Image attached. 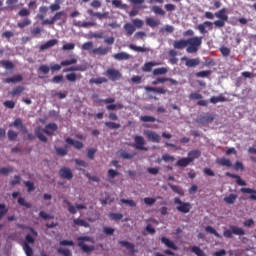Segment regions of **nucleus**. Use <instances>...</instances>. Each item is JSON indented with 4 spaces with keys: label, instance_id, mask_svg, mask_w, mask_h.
Masks as SVG:
<instances>
[{
    "label": "nucleus",
    "instance_id": "1",
    "mask_svg": "<svg viewBox=\"0 0 256 256\" xmlns=\"http://www.w3.org/2000/svg\"><path fill=\"white\" fill-rule=\"evenodd\" d=\"M78 247L83 251V253H93L95 251V246L85 244V241L88 243H94L95 241L90 236H80L77 238Z\"/></svg>",
    "mask_w": 256,
    "mask_h": 256
},
{
    "label": "nucleus",
    "instance_id": "2",
    "mask_svg": "<svg viewBox=\"0 0 256 256\" xmlns=\"http://www.w3.org/2000/svg\"><path fill=\"white\" fill-rule=\"evenodd\" d=\"M187 45L186 48L187 53H197L199 51V48L201 45H203V37H191L187 39Z\"/></svg>",
    "mask_w": 256,
    "mask_h": 256
},
{
    "label": "nucleus",
    "instance_id": "3",
    "mask_svg": "<svg viewBox=\"0 0 256 256\" xmlns=\"http://www.w3.org/2000/svg\"><path fill=\"white\" fill-rule=\"evenodd\" d=\"M94 101L98 104L105 103L107 111H116V109H123V107H125L121 103L115 104V98L113 97H109L106 99H97Z\"/></svg>",
    "mask_w": 256,
    "mask_h": 256
},
{
    "label": "nucleus",
    "instance_id": "4",
    "mask_svg": "<svg viewBox=\"0 0 256 256\" xmlns=\"http://www.w3.org/2000/svg\"><path fill=\"white\" fill-rule=\"evenodd\" d=\"M19 17H25L23 21L17 23V27L19 29H25V27H29L31 25V19H29V15H31V11L27 8H22L18 12Z\"/></svg>",
    "mask_w": 256,
    "mask_h": 256
},
{
    "label": "nucleus",
    "instance_id": "5",
    "mask_svg": "<svg viewBox=\"0 0 256 256\" xmlns=\"http://www.w3.org/2000/svg\"><path fill=\"white\" fill-rule=\"evenodd\" d=\"M215 17L219 19L214 21L215 27H225V22L229 21V16H227V8H222L216 12Z\"/></svg>",
    "mask_w": 256,
    "mask_h": 256
},
{
    "label": "nucleus",
    "instance_id": "6",
    "mask_svg": "<svg viewBox=\"0 0 256 256\" xmlns=\"http://www.w3.org/2000/svg\"><path fill=\"white\" fill-rule=\"evenodd\" d=\"M233 235H245V230L238 226L231 225L229 229H225L223 232V236L226 237V239H233Z\"/></svg>",
    "mask_w": 256,
    "mask_h": 256
},
{
    "label": "nucleus",
    "instance_id": "7",
    "mask_svg": "<svg viewBox=\"0 0 256 256\" xmlns=\"http://www.w3.org/2000/svg\"><path fill=\"white\" fill-rule=\"evenodd\" d=\"M174 203L175 205H178L176 209L179 211V213L187 214L189 211H191V203L183 202L179 197L174 198Z\"/></svg>",
    "mask_w": 256,
    "mask_h": 256
},
{
    "label": "nucleus",
    "instance_id": "8",
    "mask_svg": "<svg viewBox=\"0 0 256 256\" xmlns=\"http://www.w3.org/2000/svg\"><path fill=\"white\" fill-rule=\"evenodd\" d=\"M213 121H215V115L210 113H205L196 118V123L199 125H209V123H213Z\"/></svg>",
    "mask_w": 256,
    "mask_h": 256
},
{
    "label": "nucleus",
    "instance_id": "9",
    "mask_svg": "<svg viewBox=\"0 0 256 256\" xmlns=\"http://www.w3.org/2000/svg\"><path fill=\"white\" fill-rule=\"evenodd\" d=\"M133 147H135L138 151H148L147 147H145V138H143V136H134Z\"/></svg>",
    "mask_w": 256,
    "mask_h": 256
},
{
    "label": "nucleus",
    "instance_id": "10",
    "mask_svg": "<svg viewBox=\"0 0 256 256\" xmlns=\"http://www.w3.org/2000/svg\"><path fill=\"white\" fill-rule=\"evenodd\" d=\"M106 75L110 81H117V79H121L122 74L119 70L115 68H109L106 70Z\"/></svg>",
    "mask_w": 256,
    "mask_h": 256
},
{
    "label": "nucleus",
    "instance_id": "11",
    "mask_svg": "<svg viewBox=\"0 0 256 256\" xmlns=\"http://www.w3.org/2000/svg\"><path fill=\"white\" fill-rule=\"evenodd\" d=\"M63 15H65V12L63 11L57 12L51 19L43 20L42 25H55V22L60 21Z\"/></svg>",
    "mask_w": 256,
    "mask_h": 256
},
{
    "label": "nucleus",
    "instance_id": "12",
    "mask_svg": "<svg viewBox=\"0 0 256 256\" xmlns=\"http://www.w3.org/2000/svg\"><path fill=\"white\" fill-rule=\"evenodd\" d=\"M145 135L148 141H152V143H161V136L155 131L147 130L145 131Z\"/></svg>",
    "mask_w": 256,
    "mask_h": 256
},
{
    "label": "nucleus",
    "instance_id": "13",
    "mask_svg": "<svg viewBox=\"0 0 256 256\" xmlns=\"http://www.w3.org/2000/svg\"><path fill=\"white\" fill-rule=\"evenodd\" d=\"M181 61H185L186 67H197L201 65V60L199 58H187V57H182Z\"/></svg>",
    "mask_w": 256,
    "mask_h": 256
},
{
    "label": "nucleus",
    "instance_id": "14",
    "mask_svg": "<svg viewBox=\"0 0 256 256\" xmlns=\"http://www.w3.org/2000/svg\"><path fill=\"white\" fill-rule=\"evenodd\" d=\"M145 91L147 93H158V95H166V93H169V90L163 88V87H151V86H145Z\"/></svg>",
    "mask_w": 256,
    "mask_h": 256
},
{
    "label": "nucleus",
    "instance_id": "15",
    "mask_svg": "<svg viewBox=\"0 0 256 256\" xmlns=\"http://www.w3.org/2000/svg\"><path fill=\"white\" fill-rule=\"evenodd\" d=\"M9 127H15L16 129H20L23 135H25V133H28L27 127L23 124V120H21V118L15 119L12 124H9Z\"/></svg>",
    "mask_w": 256,
    "mask_h": 256
},
{
    "label": "nucleus",
    "instance_id": "16",
    "mask_svg": "<svg viewBox=\"0 0 256 256\" xmlns=\"http://www.w3.org/2000/svg\"><path fill=\"white\" fill-rule=\"evenodd\" d=\"M121 247H125L132 255H135V253H139V250L135 249V244L127 241H119L118 242Z\"/></svg>",
    "mask_w": 256,
    "mask_h": 256
},
{
    "label": "nucleus",
    "instance_id": "17",
    "mask_svg": "<svg viewBox=\"0 0 256 256\" xmlns=\"http://www.w3.org/2000/svg\"><path fill=\"white\" fill-rule=\"evenodd\" d=\"M59 175L62 179H67L68 181L73 178V172L68 167H61Z\"/></svg>",
    "mask_w": 256,
    "mask_h": 256
},
{
    "label": "nucleus",
    "instance_id": "18",
    "mask_svg": "<svg viewBox=\"0 0 256 256\" xmlns=\"http://www.w3.org/2000/svg\"><path fill=\"white\" fill-rule=\"evenodd\" d=\"M161 243L163 245H165L166 247H168V249H173V251H178L179 247L177 245H175V242H173L172 240H170L169 238L163 236L161 238Z\"/></svg>",
    "mask_w": 256,
    "mask_h": 256
},
{
    "label": "nucleus",
    "instance_id": "19",
    "mask_svg": "<svg viewBox=\"0 0 256 256\" xmlns=\"http://www.w3.org/2000/svg\"><path fill=\"white\" fill-rule=\"evenodd\" d=\"M59 40L57 39H51L48 40L46 43L40 45V51H47V49H51V47H55V45H58Z\"/></svg>",
    "mask_w": 256,
    "mask_h": 256
},
{
    "label": "nucleus",
    "instance_id": "20",
    "mask_svg": "<svg viewBox=\"0 0 256 256\" xmlns=\"http://www.w3.org/2000/svg\"><path fill=\"white\" fill-rule=\"evenodd\" d=\"M72 227H85L86 229H89V227H91V225L85 219L75 218L73 220Z\"/></svg>",
    "mask_w": 256,
    "mask_h": 256
},
{
    "label": "nucleus",
    "instance_id": "21",
    "mask_svg": "<svg viewBox=\"0 0 256 256\" xmlns=\"http://www.w3.org/2000/svg\"><path fill=\"white\" fill-rule=\"evenodd\" d=\"M111 51V47H98L91 50L92 55H107Z\"/></svg>",
    "mask_w": 256,
    "mask_h": 256
},
{
    "label": "nucleus",
    "instance_id": "22",
    "mask_svg": "<svg viewBox=\"0 0 256 256\" xmlns=\"http://www.w3.org/2000/svg\"><path fill=\"white\" fill-rule=\"evenodd\" d=\"M57 129H59V126H57V124L49 123L43 129V133H46V135H53V133H55Z\"/></svg>",
    "mask_w": 256,
    "mask_h": 256
},
{
    "label": "nucleus",
    "instance_id": "23",
    "mask_svg": "<svg viewBox=\"0 0 256 256\" xmlns=\"http://www.w3.org/2000/svg\"><path fill=\"white\" fill-rule=\"evenodd\" d=\"M226 177H231V179H236L237 185H240L241 187H245V185H247V182H245V180L241 179V176H239L237 174H231L230 172H227Z\"/></svg>",
    "mask_w": 256,
    "mask_h": 256
},
{
    "label": "nucleus",
    "instance_id": "24",
    "mask_svg": "<svg viewBox=\"0 0 256 256\" xmlns=\"http://www.w3.org/2000/svg\"><path fill=\"white\" fill-rule=\"evenodd\" d=\"M65 141L68 143V145H73L75 149H83V142L79 140H74L73 138L68 137L65 139Z\"/></svg>",
    "mask_w": 256,
    "mask_h": 256
},
{
    "label": "nucleus",
    "instance_id": "25",
    "mask_svg": "<svg viewBox=\"0 0 256 256\" xmlns=\"http://www.w3.org/2000/svg\"><path fill=\"white\" fill-rule=\"evenodd\" d=\"M64 73H73L74 71H87V66L86 65H76V66H71L69 68H66L63 70Z\"/></svg>",
    "mask_w": 256,
    "mask_h": 256
},
{
    "label": "nucleus",
    "instance_id": "26",
    "mask_svg": "<svg viewBox=\"0 0 256 256\" xmlns=\"http://www.w3.org/2000/svg\"><path fill=\"white\" fill-rule=\"evenodd\" d=\"M113 57L116 59V61H127L128 59H131V55H129L127 52H119L113 55Z\"/></svg>",
    "mask_w": 256,
    "mask_h": 256
},
{
    "label": "nucleus",
    "instance_id": "27",
    "mask_svg": "<svg viewBox=\"0 0 256 256\" xmlns=\"http://www.w3.org/2000/svg\"><path fill=\"white\" fill-rule=\"evenodd\" d=\"M146 25H148V27H159V25H161V20L159 19H155L153 17H148L146 18Z\"/></svg>",
    "mask_w": 256,
    "mask_h": 256
},
{
    "label": "nucleus",
    "instance_id": "28",
    "mask_svg": "<svg viewBox=\"0 0 256 256\" xmlns=\"http://www.w3.org/2000/svg\"><path fill=\"white\" fill-rule=\"evenodd\" d=\"M174 49H185L187 47V39H180L173 42Z\"/></svg>",
    "mask_w": 256,
    "mask_h": 256
},
{
    "label": "nucleus",
    "instance_id": "29",
    "mask_svg": "<svg viewBox=\"0 0 256 256\" xmlns=\"http://www.w3.org/2000/svg\"><path fill=\"white\" fill-rule=\"evenodd\" d=\"M241 193H248L250 194L249 199L251 201H256V190L252 188H241L240 189Z\"/></svg>",
    "mask_w": 256,
    "mask_h": 256
},
{
    "label": "nucleus",
    "instance_id": "30",
    "mask_svg": "<svg viewBox=\"0 0 256 256\" xmlns=\"http://www.w3.org/2000/svg\"><path fill=\"white\" fill-rule=\"evenodd\" d=\"M124 31L126 32L127 37H131L136 31V28L133 24L131 23H126L124 25Z\"/></svg>",
    "mask_w": 256,
    "mask_h": 256
},
{
    "label": "nucleus",
    "instance_id": "31",
    "mask_svg": "<svg viewBox=\"0 0 256 256\" xmlns=\"http://www.w3.org/2000/svg\"><path fill=\"white\" fill-rule=\"evenodd\" d=\"M74 25H75V27H82L84 29H87L89 27H95L97 25V23L77 21V22L74 23Z\"/></svg>",
    "mask_w": 256,
    "mask_h": 256
},
{
    "label": "nucleus",
    "instance_id": "32",
    "mask_svg": "<svg viewBox=\"0 0 256 256\" xmlns=\"http://www.w3.org/2000/svg\"><path fill=\"white\" fill-rule=\"evenodd\" d=\"M216 163L218 165H221L222 167H232L233 166V163H231V160H229L225 157L217 159Z\"/></svg>",
    "mask_w": 256,
    "mask_h": 256
},
{
    "label": "nucleus",
    "instance_id": "33",
    "mask_svg": "<svg viewBox=\"0 0 256 256\" xmlns=\"http://www.w3.org/2000/svg\"><path fill=\"white\" fill-rule=\"evenodd\" d=\"M129 49H132V51H136L137 53H147L150 51L149 48L137 46L135 44H130Z\"/></svg>",
    "mask_w": 256,
    "mask_h": 256
},
{
    "label": "nucleus",
    "instance_id": "34",
    "mask_svg": "<svg viewBox=\"0 0 256 256\" xmlns=\"http://www.w3.org/2000/svg\"><path fill=\"white\" fill-rule=\"evenodd\" d=\"M23 81V75H16L14 77H8L4 80V83H21Z\"/></svg>",
    "mask_w": 256,
    "mask_h": 256
},
{
    "label": "nucleus",
    "instance_id": "35",
    "mask_svg": "<svg viewBox=\"0 0 256 256\" xmlns=\"http://www.w3.org/2000/svg\"><path fill=\"white\" fill-rule=\"evenodd\" d=\"M23 91H25V87L17 86L15 88H13V90L11 92H9V95H11V97H19V95H21V93H23Z\"/></svg>",
    "mask_w": 256,
    "mask_h": 256
},
{
    "label": "nucleus",
    "instance_id": "36",
    "mask_svg": "<svg viewBox=\"0 0 256 256\" xmlns=\"http://www.w3.org/2000/svg\"><path fill=\"white\" fill-rule=\"evenodd\" d=\"M168 185L174 193H177V195H180L181 197H183V195H185V190H183V188H181V186H177V185H173V184H168Z\"/></svg>",
    "mask_w": 256,
    "mask_h": 256
},
{
    "label": "nucleus",
    "instance_id": "37",
    "mask_svg": "<svg viewBox=\"0 0 256 256\" xmlns=\"http://www.w3.org/2000/svg\"><path fill=\"white\" fill-rule=\"evenodd\" d=\"M191 161L192 159H189L188 157L181 158L176 162V167H188Z\"/></svg>",
    "mask_w": 256,
    "mask_h": 256
},
{
    "label": "nucleus",
    "instance_id": "38",
    "mask_svg": "<svg viewBox=\"0 0 256 256\" xmlns=\"http://www.w3.org/2000/svg\"><path fill=\"white\" fill-rule=\"evenodd\" d=\"M201 157V151L199 150H192L190 152H188V158L192 159L191 163H193V161H195V159H199Z\"/></svg>",
    "mask_w": 256,
    "mask_h": 256
},
{
    "label": "nucleus",
    "instance_id": "39",
    "mask_svg": "<svg viewBox=\"0 0 256 256\" xmlns=\"http://www.w3.org/2000/svg\"><path fill=\"white\" fill-rule=\"evenodd\" d=\"M171 83V85H179V82L173 78L158 77V83Z\"/></svg>",
    "mask_w": 256,
    "mask_h": 256
},
{
    "label": "nucleus",
    "instance_id": "40",
    "mask_svg": "<svg viewBox=\"0 0 256 256\" xmlns=\"http://www.w3.org/2000/svg\"><path fill=\"white\" fill-rule=\"evenodd\" d=\"M109 80L105 77H99V78H92L90 79L89 83L95 84V85H103V83H108Z\"/></svg>",
    "mask_w": 256,
    "mask_h": 256
},
{
    "label": "nucleus",
    "instance_id": "41",
    "mask_svg": "<svg viewBox=\"0 0 256 256\" xmlns=\"http://www.w3.org/2000/svg\"><path fill=\"white\" fill-rule=\"evenodd\" d=\"M157 65H159V63H157V62H147V63H145L144 64V66H143V71H145L146 73H149V72H151V70L153 69V67H157Z\"/></svg>",
    "mask_w": 256,
    "mask_h": 256
},
{
    "label": "nucleus",
    "instance_id": "42",
    "mask_svg": "<svg viewBox=\"0 0 256 256\" xmlns=\"http://www.w3.org/2000/svg\"><path fill=\"white\" fill-rule=\"evenodd\" d=\"M224 101H227V98L223 97V95L212 96L210 98V103H213L214 105L217 103H224Z\"/></svg>",
    "mask_w": 256,
    "mask_h": 256
},
{
    "label": "nucleus",
    "instance_id": "43",
    "mask_svg": "<svg viewBox=\"0 0 256 256\" xmlns=\"http://www.w3.org/2000/svg\"><path fill=\"white\" fill-rule=\"evenodd\" d=\"M18 229H27L28 231H30V233H32V235H34V237H37V235H39V233H37V231L35 229H33V227L27 226L25 224H17Z\"/></svg>",
    "mask_w": 256,
    "mask_h": 256
},
{
    "label": "nucleus",
    "instance_id": "44",
    "mask_svg": "<svg viewBox=\"0 0 256 256\" xmlns=\"http://www.w3.org/2000/svg\"><path fill=\"white\" fill-rule=\"evenodd\" d=\"M237 201V194H230L229 196L224 197V202L228 205H233Z\"/></svg>",
    "mask_w": 256,
    "mask_h": 256
},
{
    "label": "nucleus",
    "instance_id": "45",
    "mask_svg": "<svg viewBox=\"0 0 256 256\" xmlns=\"http://www.w3.org/2000/svg\"><path fill=\"white\" fill-rule=\"evenodd\" d=\"M151 11L155 14V15H161L164 16L165 15V10H163V8H161L160 6L154 5L151 7Z\"/></svg>",
    "mask_w": 256,
    "mask_h": 256
},
{
    "label": "nucleus",
    "instance_id": "46",
    "mask_svg": "<svg viewBox=\"0 0 256 256\" xmlns=\"http://www.w3.org/2000/svg\"><path fill=\"white\" fill-rule=\"evenodd\" d=\"M205 231L207 233H211V235H214L215 237H217L218 239H221V234L217 232V230H215V228H213L212 226H206L205 227Z\"/></svg>",
    "mask_w": 256,
    "mask_h": 256
},
{
    "label": "nucleus",
    "instance_id": "47",
    "mask_svg": "<svg viewBox=\"0 0 256 256\" xmlns=\"http://www.w3.org/2000/svg\"><path fill=\"white\" fill-rule=\"evenodd\" d=\"M0 65H2L4 69H13L15 67V64H13L11 60H2L0 61Z\"/></svg>",
    "mask_w": 256,
    "mask_h": 256
},
{
    "label": "nucleus",
    "instance_id": "48",
    "mask_svg": "<svg viewBox=\"0 0 256 256\" xmlns=\"http://www.w3.org/2000/svg\"><path fill=\"white\" fill-rule=\"evenodd\" d=\"M191 252L195 253L197 256H207V254H205V252L200 249L199 246H192Z\"/></svg>",
    "mask_w": 256,
    "mask_h": 256
},
{
    "label": "nucleus",
    "instance_id": "49",
    "mask_svg": "<svg viewBox=\"0 0 256 256\" xmlns=\"http://www.w3.org/2000/svg\"><path fill=\"white\" fill-rule=\"evenodd\" d=\"M169 70L165 67L156 68L153 70V75H167Z\"/></svg>",
    "mask_w": 256,
    "mask_h": 256
},
{
    "label": "nucleus",
    "instance_id": "50",
    "mask_svg": "<svg viewBox=\"0 0 256 256\" xmlns=\"http://www.w3.org/2000/svg\"><path fill=\"white\" fill-rule=\"evenodd\" d=\"M35 135L36 137L40 140L43 141V143H47V138L45 137V135H43V133L41 132V128H37L35 130Z\"/></svg>",
    "mask_w": 256,
    "mask_h": 256
},
{
    "label": "nucleus",
    "instance_id": "51",
    "mask_svg": "<svg viewBox=\"0 0 256 256\" xmlns=\"http://www.w3.org/2000/svg\"><path fill=\"white\" fill-rule=\"evenodd\" d=\"M140 121H143V123H155L157 118L153 116H141Z\"/></svg>",
    "mask_w": 256,
    "mask_h": 256
},
{
    "label": "nucleus",
    "instance_id": "52",
    "mask_svg": "<svg viewBox=\"0 0 256 256\" xmlns=\"http://www.w3.org/2000/svg\"><path fill=\"white\" fill-rule=\"evenodd\" d=\"M105 127H108V129H121V124L108 121L105 122Z\"/></svg>",
    "mask_w": 256,
    "mask_h": 256
},
{
    "label": "nucleus",
    "instance_id": "53",
    "mask_svg": "<svg viewBox=\"0 0 256 256\" xmlns=\"http://www.w3.org/2000/svg\"><path fill=\"white\" fill-rule=\"evenodd\" d=\"M18 204H20L22 207H26V209H31L32 207L31 203L27 202V200H25L23 197L18 198Z\"/></svg>",
    "mask_w": 256,
    "mask_h": 256
},
{
    "label": "nucleus",
    "instance_id": "54",
    "mask_svg": "<svg viewBox=\"0 0 256 256\" xmlns=\"http://www.w3.org/2000/svg\"><path fill=\"white\" fill-rule=\"evenodd\" d=\"M77 58H71L70 60H64L61 62L62 67H69V65H75Z\"/></svg>",
    "mask_w": 256,
    "mask_h": 256
},
{
    "label": "nucleus",
    "instance_id": "55",
    "mask_svg": "<svg viewBox=\"0 0 256 256\" xmlns=\"http://www.w3.org/2000/svg\"><path fill=\"white\" fill-rule=\"evenodd\" d=\"M210 76H211V70H203L196 73V77H201L203 79H205V77H210Z\"/></svg>",
    "mask_w": 256,
    "mask_h": 256
},
{
    "label": "nucleus",
    "instance_id": "56",
    "mask_svg": "<svg viewBox=\"0 0 256 256\" xmlns=\"http://www.w3.org/2000/svg\"><path fill=\"white\" fill-rule=\"evenodd\" d=\"M23 250L25 251V254L27 256H33V248H31V246H29V244L24 243L23 244Z\"/></svg>",
    "mask_w": 256,
    "mask_h": 256
},
{
    "label": "nucleus",
    "instance_id": "57",
    "mask_svg": "<svg viewBox=\"0 0 256 256\" xmlns=\"http://www.w3.org/2000/svg\"><path fill=\"white\" fill-rule=\"evenodd\" d=\"M132 25H134L135 29H141V27H143V25H145V22H143V20L141 19H134L132 20Z\"/></svg>",
    "mask_w": 256,
    "mask_h": 256
},
{
    "label": "nucleus",
    "instance_id": "58",
    "mask_svg": "<svg viewBox=\"0 0 256 256\" xmlns=\"http://www.w3.org/2000/svg\"><path fill=\"white\" fill-rule=\"evenodd\" d=\"M112 5L118 9H127V4H122L121 0H113Z\"/></svg>",
    "mask_w": 256,
    "mask_h": 256
},
{
    "label": "nucleus",
    "instance_id": "59",
    "mask_svg": "<svg viewBox=\"0 0 256 256\" xmlns=\"http://www.w3.org/2000/svg\"><path fill=\"white\" fill-rule=\"evenodd\" d=\"M55 151L60 157H65V155H67V149L65 148L55 146Z\"/></svg>",
    "mask_w": 256,
    "mask_h": 256
},
{
    "label": "nucleus",
    "instance_id": "60",
    "mask_svg": "<svg viewBox=\"0 0 256 256\" xmlns=\"http://www.w3.org/2000/svg\"><path fill=\"white\" fill-rule=\"evenodd\" d=\"M19 134L13 130H8V139L9 141H15Z\"/></svg>",
    "mask_w": 256,
    "mask_h": 256
},
{
    "label": "nucleus",
    "instance_id": "61",
    "mask_svg": "<svg viewBox=\"0 0 256 256\" xmlns=\"http://www.w3.org/2000/svg\"><path fill=\"white\" fill-rule=\"evenodd\" d=\"M4 107H6V109H15V101L13 100H6L3 102Z\"/></svg>",
    "mask_w": 256,
    "mask_h": 256
},
{
    "label": "nucleus",
    "instance_id": "62",
    "mask_svg": "<svg viewBox=\"0 0 256 256\" xmlns=\"http://www.w3.org/2000/svg\"><path fill=\"white\" fill-rule=\"evenodd\" d=\"M120 157H122V159H133V157H135V154H130L129 152L123 150L120 152Z\"/></svg>",
    "mask_w": 256,
    "mask_h": 256
},
{
    "label": "nucleus",
    "instance_id": "63",
    "mask_svg": "<svg viewBox=\"0 0 256 256\" xmlns=\"http://www.w3.org/2000/svg\"><path fill=\"white\" fill-rule=\"evenodd\" d=\"M83 51H93V42L89 41L82 45Z\"/></svg>",
    "mask_w": 256,
    "mask_h": 256
},
{
    "label": "nucleus",
    "instance_id": "64",
    "mask_svg": "<svg viewBox=\"0 0 256 256\" xmlns=\"http://www.w3.org/2000/svg\"><path fill=\"white\" fill-rule=\"evenodd\" d=\"M57 253H58L59 255L71 256V250H69V249H62V248H59V249L57 250Z\"/></svg>",
    "mask_w": 256,
    "mask_h": 256
}]
</instances>
